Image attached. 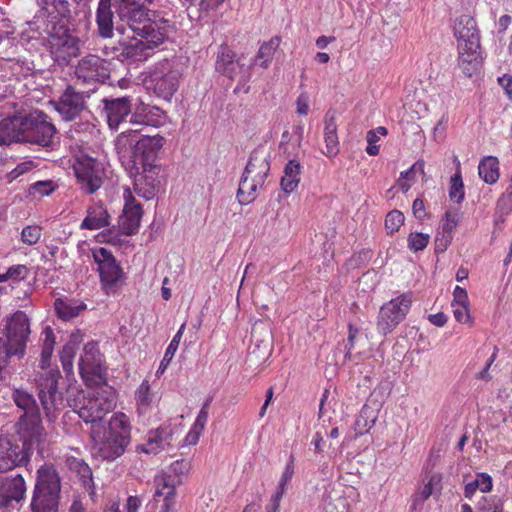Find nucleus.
<instances>
[{
    "mask_svg": "<svg viewBox=\"0 0 512 512\" xmlns=\"http://www.w3.org/2000/svg\"><path fill=\"white\" fill-rule=\"evenodd\" d=\"M452 239L453 235L443 234L440 233V231H438L435 237V253L439 254L445 252L448 246L450 245Z\"/></svg>",
    "mask_w": 512,
    "mask_h": 512,
    "instance_id": "53",
    "label": "nucleus"
},
{
    "mask_svg": "<svg viewBox=\"0 0 512 512\" xmlns=\"http://www.w3.org/2000/svg\"><path fill=\"white\" fill-rule=\"evenodd\" d=\"M62 378L58 369H50L38 373L35 382L42 409L47 421L54 422L60 411L65 407L64 398L58 389Z\"/></svg>",
    "mask_w": 512,
    "mask_h": 512,
    "instance_id": "8",
    "label": "nucleus"
},
{
    "mask_svg": "<svg viewBox=\"0 0 512 512\" xmlns=\"http://www.w3.org/2000/svg\"><path fill=\"white\" fill-rule=\"evenodd\" d=\"M28 274V268L25 265H14L7 270V276L11 280H22Z\"/></svg>",
    "mask_w": 512,
    "mask_h": 512,
    "instance_id": "57",
    "label": "nucleus"
},
{
    "mask_svg": "<svg viewBox=\"0 0 512 512\" xmlns=\"http://www.w3.org/2000/svg\"><path fill=\"white\" fill-rule=\"evenodd\" d=\"M13 400L18 408L24 411L16 423L18 442L30 452L35 448L42 453L47 442V432L42 424L39 406L29 392L16 389Z\"/></svg>",
    "mask_w": 512,
    "mask_h": 512,
    "instance_id": "3",
    "label": "nucleus"
},
{
    "mask_svg": "<svg viewBox=\"0 0 512 512\" xmlns=\"http://www.w3.org/2000/svg\"><path fill=\"white\" fill-rule=\"evenodd\" d=\"M180 73L177 70L155 68L145 79L144 83L148 90L164 100H170L178 89Z\"/></svg>",
    "mask_w": 512,
    "mask_h": 512,
    "instance_id": "13",
    "label": "nucleus"
},
{
    "mask_svg": "<svg viewBox=\"0 0 512 512\" xmlns=\"http://www.w3.org/2000/svg\"><path fill=\"white\" fill-rule=\"evenodd\" d=\"M236 58V54L226 44H221L217 52L215 68L217 72L222 71L230 62Z\"/></svg>",
    "mask_w": 512,
    "mask_h": 512,
    "instance_id": "47",
    "label": "nucleus"
},
{
    "mask_svg": "<svg viewBox=\"0 0 512 512\" xmlns=\"http://www.w3.org/2000/svg\"><path fill=\"white\" fill-rule=\"evenodd\" d=\"M273 343L272 330L268 323L256 321L251 329L249 354L257 359H266L271 353Z\"/></svg>",
    "mask_w": 512,
    "mask_h": 512,
    "instance_id": "18",
    "label": "nucleus"
},
{
    "mask_svg": "<svg viewBox=\"0 0 512 512\" xmlns=\"http://www.w3.org/2000/svg\"><path fill=\"white\" fill-rule=\"evenodd\" d=\"M412 303V295L410 293L390 300L384 304L379 312L377 321V330L382 335L390 333L408 313Z\"/></svg>",
    "mask_w": 512,
    "mask_h": 512,
    "instance_id": "11",
    "label": "nucleus"
},
{
    "mask_svg": "<svg viewBox=\"0 0 512 512\" xmlns=\"http://www.w3.org/2000/svg\"><path fill=\"white\" fill-rule=\"evenodd\" d=\"M103 104L107 122L111 129H117L125 117L131 114L132 105L128 96L104 99Z\"/></svg>",
    "mask_w": 512,
    "mask_h": 512,
    "instance_id": "21",
    "label": "nucleus"
},
{
    "mask_svg": "<svg viewBox=\"0 0 512 512\" xmlns=\"http://www.w3.org/2000/svg\"><path fill=\"white\" fill-rule=\"evenodd\" d=\"M456 162V173L450 178L449 197L456 203H461L464 199V183L460 171V161L457 157L454 158Z\"/></svg>",
    "mask_w": 512,
    "mask_h": 512,
    "instance_id": "41",
    "label": "nucleus"
},
{
    "mask_svg": "<svg viewBox=\"0 0 512 512\" xmlns=\"http://www.w3.org/2000/svg\"><path fill=\"white\" fill-rule=\"evenodd\" d=\"M154 402V395L151 392L149 381L144 380L136 391V404L140 414H145Z\"/></svg>",
    "mask_w": 512,
    "mask_h": 512,
    "instance_id": "40",
    "label": "nucleus"
},
{
    "mask_svg": "<svg viewBox=\"0 0 512 512\" xmlns=\"http://www.w3.org/2000/svg\"><path fill=\"white\" fill-rule=\"evenodd\" d=\"M412 211L414 216L419 220H423L427 216L424 202L419 198L414 200L412 205Z\"/></svg>",
    "mask_w": 512,
    "mask_h": 512,
    "instance_id": "61",
    "label": "nucleus"
},
{
    "mask_svg": "<svg viewBox=\"0 0 512 512\" xmlns=\"http://www.w3.org/2000/svg\"><path fill=\"white\" fill-rule=\"evenodd\" d=\"M134 33L128 42H118L111 47L112 56L120 60L142 61L152 55L153 51L168 40L175 30L174 23L161 22H121Z\"/></svg>",
    "mask_w": 512,
    "mask_h": 512,
    "instance_id": "2",
    "label": "nucleus"
},
{
    "mask_svg": "<svg viewBox=\"0 0 512 512\" xmlns=\"http://www.w3.org/2000/svg\"><path fill=\"white\" fill-rule=\"evenodd\" d=\"M191 469V462L188 459L176 460L170 465L169 474L175 479H182Z\"/></svg>",
    "mask_w": 512,
    "mask_h": 512,
    "instance_id": "50",
    "label": "nucleus"
},
{
    "mask_svg": "<svg viewBox=\"0 0 512 512\" xmlns=\"http://www.w3.org/2000/svg\"><path fill=\"white\" fill-rule=\"evenodd\" d=\"M65 465L71 473L79 478L85 488L93 489L94 481L92 469L83 459L68 456L66 457Z\"/></svg>",
    "mask_w": 512,
    "mask_h": 512,
    "instance_id": "31",
    "label": "nucleus"
},
{
    "mask_svg": "<svg viewBox=\"0 0 512 512\" xmlns=\"http://www.w3.org/2000/svg\"><path fill=\"white\" fill-rule=\"evenodd\" d=\"M280 43V39L278 37L272 38L269 42H265L261 45L256 60L263 59L260 63V66L263 68H267L269 62L271 61L276 49L278 48Z\"/></svg>",
    "mask_w": 512,
    "mask_h": 512,
    "instance_id": "44",
    "label": "nucleus"
},
{
    "mask_svg": "<svg viewBox=\"0 0 512 512\" xmlns=\"http://www.w3.org/2000/svg\"><path fill=\"white\" fill-rule=\"evenodd\" d=\"M11 502H19L24 498L26 491L25 481L21 474L6 478L0 485Z\"/></svg>",
    "mask_w": 512,
    "mask_h": 512,
    "instance_id": "36",
    "label": "nucleus"
},
{
    "mask_svg": "<svg viewBox=\"0 0 512 512\" xmlns=\"http://www.w3.org/2000/svg\"><path fill=\"white\" fill-rule=\"evenodd\" d=\"M109 214L102 207L88 210V214L81 223L82 229L97 230L109 225Z\"/></svg>",
    "mask_w": 512,
    "mask_h": 512,
    "instance_id": "38",
    "label": "nucleus"
},
{
    "mask_svg": "<svg viewBox=\"0 0 512 512\" xmlns=\"http://www.w3.org/2000/svg\"><path fill=\"white\" fill-rule=\"evenodd\" d=\"M30 454L21 446L16 438L0 436V473L8 472L16 467L26 465Z\"/></svg>",
    "mask_w": 512,
    "mask_h": 512,
    "instance_id": "15",
    "label": "nucleus"
},
{
    "mask_svg": "<svg viewBox=\"0 0 512 512\" xmlns=\"http://www.w3.org/2000/svg\"><path fill=\"white\" fill-rule=\"evenodd\" d=\"M143 210L133 196H129L120 216V227L126 235H134L138 232Z\"/></svg>",
    "mask_w": 512,
    "mask_h": 512,
    "instance_id": "22",
    "label": "nucleus"
},
{
    "mask_svg": "<svg viewBox=\"0 0 512 512\" xmlns=\"http://www.w3.org/2000/svg\"><path fill=\"white\" fill-rule=\"evenodd\" d=\"M499 84L504 88L509 99L512 100V76L505 74L498 79Z\"/></svg>",
    "mask_w": 512,
    "mask_h": 512,
    "instance_id": "64",
    "label": "nucleus"
},
{
    "mask_svg": "<svg viewBox=\"0 0 512 512\" xmlns=\"http://www.w3.org/2000/svg\"><path fill=\"white\" fill-rule=\"evenodd\" d=\"M156 486L155 497L163 496L164 499H174L176 487L183 484L182 479H175L171 474L164 472L154 479Z\"/></svg>",
    "mask_w": 512,
    "mask_h": 512,
    "instance_id": "33",
    "label": "nucleus"
},
{
    "mask_svg": "<svg viewBox=\"0 0 512 512\" xmlns=\"http://www.w3.org/2000/svg\"><path fill=\"white\" fill-rule=\"evenodd\" d=\"M56 187L57 185H55L51 180L38 181L30 187V192L34 195L38 194L40 196H48L56 189Z\"/></svg>",
    "mask_w": 512,
    "mask_h": 512,
    "instance_id": "52",
    "label": "nucleus"
},
{
    "mask_svg": "<svg viewBox=\"0 0 512 512\" xmlns=\"http://www.w3.org/2000/svg\"><path fill=\"white\" fill-rule=\"evenodd\" d=\"M380 407L381 404L378 401L371 398L367 400L355 421V431L357 434L362 435L374 426Z\"/></svg>",
    "mask_w": 512,
    "mask_h": 512,
    "instance_id": "26",
    "label": "nucleus"
},
{
    "mask_svg": "<svg viewBox=\"0 0 512 512\" xmlns=\"http://www.w3.org/2000/svg\"><path fill=\"white\" fill-rule=\"evenodd\" d=\"M104 431L94 449L103 460L113 461L125 452L130 442L131 426L128 417L123 413L113 415Z\"/></svg>",
    "mask_w": 512,
    "mask_h": 512,
    "instance_id": "7",
    "label": "nucleus"
},
{
    "mask_svg": "<svg viewBox=\"0 0 512 512\" xmlns=\"http://www.w3.org/2000/svg\"><path fill=\"white\" fill-rule=\"evenodd\" d=\"M66 402L84 422L93 424L94 433L99 431L95 424L102 421L104 416L115 406L111 388L106 390L102 387L96 390L91 397H86L83 390L69 387Z\"/></svg>",
    "mask_w": 512,
    "mask_h": 512,
    "instance_id": "5",
    "label": "nucleus"
},
{
    "mask_svg": "<svg viewBox=\"0 0 512 512\" xmlns=\"http://www.w3.org/2000/svg\"><path fill=\"white\" fill-rule=\"evenodd\" d=\"M158 170L154 173H140L135 175L134 191L146 200L153 199L158 190L160 182L157 180Z\"/></svg>",
    "mask_w": 512,
    "mask_h": 512,
    "instance_id": "29",
    "label": "nucleus"
},
{
    "mask_svg": "<svg viewBox=\"0 0 512 512\" xmlns=\"http://www.w3.org/2000/svg\"><path fill=\"white\" fill-rule=\"evenodd\" d=\"M88 97L87 92L77 91L74 86L68 84L52 104L64 121H73L87 110L86 98Z\"/></svg>",
    "mask_w": 512,
    "mask_h": 512,
    "instance_id": "12",
    "label": "nucleus"
},
{
    "mask_svg": "<svg viewBox=\"0 0 512 512\" xmlns=\"http://www.w3.org/2000/svg\"><path fill=\"white\" fill-rule=\"evenodd\" d=\"M348 330H349L348 339H347V343L345 344V350H346L345 358L346 359L351 358V350L354 346V341L359 333L358 328L354 327L352 324H349Z\"/></svg>",
    "mask_w": 512,
    "mask_h": 512,
    "instance_id": "59",
    "label": "nucleus"
},
{
    "mask_svg": "<svg viewBox=\"0 0 512 512\" xmlns=\"http://www.w3.org/2000/svg\"><path fill=\"white\" fill-rule=\"evenodd\" d=\"M172 436V429L169 426H161L151 432L146 444L137 445L136 451L157 454L165 446L171 445L170 440Z\"/></svg>",
    "mask_w": 512,
    "mask_h": 512,
    "instance_id": "25",
    "label": "nucleus"
},
{
    "mask_svg": "<svg viewBox=\"0 0 512 512\" xmlns=\"http://www.w3.org/2000/svg\"><path fill=\"white\" fill-rule=\"evenodd\" d=\"M80 40L66 25H54L48 36L51 58L61 67L68 66L80 54Z\"/></svg>",
    "mask_w": 512,
    "mask_h": 512,
    "instance_id": "10",
    "label": "nucleus"
},
{
    "mask_svg": "<svg viewBox=\"0 0 512 512\" xmlns=\"http://www.w3.org/2000/svg\"><path fill=\"white\" fill-rule=\"evenodd\" d=\"M77 350L72 346L64 345L60 352V361L62 363L63 370L66 373H70L73 369V360Z\"/></svg>",
    "mask_w": 512,
    "mask_h": 512,
    "instance_id": "51",
    "label": "nucleus"
},
{
    "mask_svg": "<svg viewBox=\"0 0 512 512\" xmlns=\"http://www.w3.org/2000/svg\"><path fill=\"white\" fill-rule=\"evenodd\" d=\"M283 497L282 491H276L270 499V504L266 507V512H278L280 508V501Z\"/></svg>",
    "mask_w": 512,
    "mask_h": 512,
    "instance_id": "62",
    "label": "nucleus"
},
{
    "mask_svg": "<svg viewBox=\"0 0 512 512\" xmlns=\"http://www.w3.org/2000/svg\"><path fill=\"white\" fill-rule=\"evenodd\" d=\"M478 174L485 183H496L500 176L497 157L485 156L479 163Z\"/></svg>",
    "mask_w": 512,
    "mask_h": 512,
    "instance_id": "35",
    "label": "nucleus"
},
{
    "mask_svg": "<svg viewBox=\"0 0 512 512\" xmlns=\"http://www.w3.org/2000/svg\"><path fill=\"white\" fill-rule=\"evenodd\" d=\"M94 261L98 265L101 283L104 286L116 284L121 276L122 270L116 263L112 253L106 248H99L93 252Z\"/></svg>",
    "mask_w": 512,
    "mask_h": 512,
    "instance_id": "19",
    "label": "nucleus"
},
{
    "mask_svg": "<svg viewBox=\"0 0 512 512\" xmlns=\"http://www.w3.org/2000/svg\"><path fill=\"white\" fill-rule=\"evenodd\" d=\"M294 474L293 458L291 457L290 462L286 465L285 470L282 474L277 491H282L284 494L285 486L287 482L292 478Z\"/></svg>",
    "mask_w": 512,
    "mask_h": 512,
    "instance_id": "60",
    "label": "nucleus"
},
{
    "mask_svg": "<svg viewBox=\"0 0 512 512\" xmlns=\"http://www.w3.org/2000/svg\"><path fill=\"white\" fill-rule=\"evenodd\" d=\"M74 171L81 189L86 194H93L102 186L103 169L95 160L78 162L74 165Z\"/></svg>",
    "mask_w": 512,
    "mask_h": 512,
    "instance_id": "17",
    "label": "nucleus"
},
{
    "mask_svg": "<svg viewBox=\"0 0 512 512\" xmlns=\"http://www.w3.org/2000/svg\"><path fill=\"white\" fill-rule=\"evenodd\" d=\"M54 308L59 318L64 321H68L78 316L80 311L86 308V305L83 303L76 305L71 301H65L61 298H57L54 302Z\"/></svg>",
    "mask_w": 512,
    "mask_h": 512,
    "instance_id": "39",
    "label": "nucleus"
},
{
    "mask_svg": "<svg viewBox=\"0 0 512 512\" xmlns=\"http://www.w3.org/2000/svg\"><path fill=\"white\" fill-rule=\"evenodd\" d=\"M111 0H100L96 13L98 34L102 38H111L114 30V12L111 9Z\"/></svg>",
    "mask_w": 512,
    "mask_h": 512,
    "instance_id": "28",
    "label": "nucleus"
},
{
    "mask_svg": "<svg viewBox=\"0 0 512 512\" xmlns=\"http://www.w3.org/2000/svg\"><path fill=\"white\" fill-rule=\"evenodd\" d=\"M75 76L83 83H104L110 78L108 63L97 55L89 54L78 61Z\"/></svg>",
    "mask_w": 512,
    "mask_h": 512,
    "instance_id": "14",
    "label": "nucleus"
},
{
    "mask_svg": "<svg viewBox=\"0 0 512 512\" xmlns=\"http://www.w3.org/2000/svg\"><path fill=\"white\" fill-rule=\"evenodd\" d=\"M42 234V228L38 225H28L23 228L21 233V240L27 245L36 244Z\"/></svg>",
    "mask_w": 512,
    "mask_h": 512,
    "instance_id": "49",
    "label": "nucleus"
},
{
    "mask_svg": "<svg viewBox=\"0 0 512 512\" xmlns=\"http://www.w3.org/2000/svg\"><path fill=\"white\" fill-rule=\"evenodd\" d=\"M269 171V154L264 150H254L249 157L244 173L255 178L256 182L264 184Z\"/></svg>",
    "mask_w": 512,
    "mask_h": 512,
    "instance_id": "23",
    "label": "nucleus"
},
{
    "mask_svg": "<svg viewBox=\"0 0 512 512\" xmlns=\"http://www.w3.org/2000/svg\"><path fill=\"white\" fill-rule=\"evenodd\" d=\"M479 512H503V502L500 498L483 497L478 503Z\"/></svg>",
    "mask_w": 512,
    "mask_h": 512,
    "instance_id": "48",
    "label": "nucleus"
},
{
    "mask_svg": "<svg viewBox=\"0 0 512 512\" xmlns=\"http://www.w3.org/2000/svg\"><path fill=\"white\" fill-rule=\"evenodd\" d=\"M301 165L296 160H290L285 168L284 175L281 178V187L286 193L296 189L300 182Z\"/></svg>",
    "mask_w": 512,
    "mask_h": 512,
    "instance_id": "37",
    "label": "nucleus"
},
{
    "mask_svg": "<svg viewBox=\"0 0 512 512\" xmlns=\"http://www.w3.org/2000/svg\"><path fill=\"white\" fill-rule=\"evenodd\" d=\"M165 121L164 112L155 106L140 103L130 117L131 124L159 127Z\"/></svg>",
    "mask_w": 512,
    "mask_h": 512,
    "instance_id": "24",
    "label": "nucleus"
},
{
    "mask_svg": "<svg viewBox=\"0 0 512 512\" xmlns=\"http://www.w3.org/2000/svg\"><path fill=\"white\" fill-rule=\"evenodd\" d=\"M184 329H185V323H183L180 326L179 330L177 331V333L173 337L172 341L170 342L169 346L167 347V349L165 351V354H164V357H163V359H162V361L160 363V366H159V368L157 370V373H156L157 375H160V374L164 373L165 369L170 364V362H171L175 352L178 349V346H179L180 340L182 338Z\"/></svg>",
    "mask_w": 512,
    "mask_h": 512,
    "instance_id": "43",
    "label": "nucleus"
},
{
    "mask_svg": "<svg viewBox=\"0 0 512 512\" xmlns=\"http://www.w3.org/2000/svg\"><path fill=\"white\" fill-rule=\"evenodd\" d=\"M480 47H462L458 48V64L462 72L467 77L476 74L482 65V57L479 51Z\"/></svg>",
    "mask_w": 512,
    "mask_h": 512,
    "instance_id": "27",
    "label": "nucleus"
},
{
    "mask_svg": "<svg viewBox=\"0 0 512 512\" xmlns=\"http://www.w3.org/2000/svg\"><path fill=\"white\" fill-rule=\"evenodd\" d=\"M80 357L79 370L83 378L92 376L96 385H106V374L102 367V356L96 342H88Z\"/></svg>",
    "mask_w": 512,
    "mask_h": 512,
    "instance_id": "16",
    "label": "nucleus"
},
{
    "mask_svg": "<svg viewBox=\"0 0 512 512\" xmlns=\"http://www.w3.org/2000/svg\"><path fill=\"white\" fill-rule=\"evenodd\" d=\"M457 226L456 219L451 215L450 212L445 213V219L442 220L440 226V233L453 235V229Z\"/></svg>",
    "mask_w": 512,
    "mask_h": 512,
    "instance_id": "58",
    "label": "nucleus"
},
{
    "mask_svg": "<svg viewBox=\"0 0 512 512\" xmlns=\"http://www.w3.org/2000/svg\"><path fill=\"white\" fill-rule=\"evenodd\" d=\"M455 36L458 40V48L480 47L479 31L474 18L469 15H462L454 26Z\"/></svg>",
    "mask_w": 512,
    "mask_h": 512,
    "instance_id": "20",
    "label": "nucleus"
},
{
    "mask_svg": "<svg viewBox=\"0 0 512 512\" xmlns=\"http://www.w3.org/2000/svg\"><path fill=\"white\" fill-rule=\"evenodd\" d=\"M43 334L45 335V339L42 347L54 350L56 340L52 328L47 326L44 329Z\"/></svg>",
    "mask_w": 512,
    "mask_h": 512,
    "instance_id": "63",
    "label": "nucleus"
},
{
    "mask_svg": "<svg viewBox=\"0 0 512 512\" xmlns=\"http://www.w3.org/2000/svg\"><path fill=\"white\" fill-rule=\"evenodd\" d=\"M453 314L455 319L460 323H472L469 311V305H457L454 307Z\"/></svg>",
    "mask_w": 512,
    "mask_h": 512,
    "instance_id": "54",
    "label": "nucleus"
},
{
    "mask_svg": "<svg viewBox=\"0 0 512 512\" xmlns=\"http://www.w3.org/2000/svg\"><path fill=\"white\" fill-rule=\"evenodd\" d=\"M58 15L62 18L70 17L71 9L68 0H49Z\"/></svg>",
    "mask_w": 512,
    "mask_h": 512,
    "instance_id": "55",
    "label": "nucleus"
},
{
    "mask_svg": "<svg viewBox=\"0 0 512 512\" xmlns=\"http://www.w3.org/2000/svg\"><path fill=\"white\" fill-rule=\"evenodd\" d=\"M429 241V234L422 232H411L407 238L408 248L414 252L424 250L427 247Z\"/></svg>",
    "mask_w": 512,
    "mask_h": 512,
    "instance_id": "45",
    "label": "nucleus"
},
{
    "mask_svg": "<svg viewBox=\"0 0 512 512\" xmlns=\"http://www.w3.org/2000/svg\"><path fill=\"white\" fill-rule=\"evenodd\" d=\"M457 305H469V299L466 289L456 286L453 291V301L452 306L455 307Z\"/></svg>",
    "mask_w": 512,
    "mask_h": 512,
    "instance_id": "56",
    "label": "nucleus"
},
{
    "mask_svg": "<svg viewBox=\"0 0 512 512\" xmlns=\"http://www.w3.org/2000/svg\"><path fill=\"white\" fill-rule=\"evenodd\" d=\"M137 132L138 130L122 132L118 135L116 143L118 146H131L132 174L154 173V170H159L156 162L165 139L160 135H142L138 140H134Z\"/></svg>",
    "mask_w": 512,
    "mask_h": 512,
    "instance_id": "4",
    "label": "nucleus"
},
{
    "mask_svg": "<svg viewBox=\"0 0 512 512\" xmlns=\"http://www.w3.org/2000/svg\"><path fill=\"white\" fill-rule=\"evenodd\" d=\"M56 134L55 125L42 111H14L0 120V146L29 143L50 147Z\"/></svg>",
    "mask_w": 512,
    "mask_h": 512,
    "instance_id": "1",
    "label": "nucleus"
},
{
    "mask_svg": "<svg viewBox=\"0 0 512 512\" xmlns=\"http://www.w3.org/2000/svg\"><path fill=\"white\" fill-rule=\"evenodd\" d=\"M155 0H114L113 6L120 22L174 23L167 12L150 9Z\"/></svg>",
    "mask_w": 512,
    "mask_h": 512,
    "instance_id": "9",
    "label": "nucleus"
},
{
    "mask_svg": "<svg viewBox=\"0 0 512 512\" xmlns=\"http://www.w3.org/2000/svg\"><path fill=\"white\" fill-rule=\"evenodd\" d=\"M61 492V479L52 464H44L37 471L36 483L30 503L32 512H57Z\"/></svg>",
    "mask_w": 512,
    "mask_h": 512,
    "instance_id": "6",
    "label": "nucleus"
},
{
    "mask_svg": "<svg viewBox=\"0 0 512 512\" xmlns=\"http://www.w3.org/2000/svg\"><path fill=\"white\" fill-rule=\"evenodd\" d=\"M478 489L481 492H489L492 489V479L488 474L480 473L475 480L467 483L464 489L465 497L471 498Z\"/></svg>",
    "mask_w": 512,
    "mask_h": 512,
    "instance_id": "42",
    "label": "nucleus"
},
{
    "mask_svg": "<svg viewBox=\"0 0 512 512\" xmlns=\"http://www.w3.org/2000/svg\"><path fill=\"white\" fill-rule=\"evenodd\" d=\"M263 186L262 183L256 182V179L243 172L239 188L237 191V198L241 205H247L256 198L258 188Z\"/></svg>",
    "mask_w": 512,
    "mask_h": 512,
    "instance_id": "34",
    "label": "nucleus"
},
{
    "mask_svg": "<svg viewBox=\"0 0 512 512\" xmlns=\"http://www.w3.org/2000/svg\"><path fill=\"white\" fill-rule=\"evenodd\" d=\"M324 141L326 150L323 153L327 157H335L339 153V141L335 115L331 111L325 116Z\"/></svg>",
    "mask_w": 512,
    "mask_h": 512,
    "instance_id": "30",
    "label": "nucleus"
},
{
    "mask_svg": "<svg viewBox=\"0 0 512 512\" xmlns=\"http://www.w3.org/2000/svg\"><path fill=\"white\" fill-rule=\"evenodd\" d=\"M219 73L231 80L240 79V83H243L244 93H248L250 91V86L248 85V81L251 76L250 66H246L242 63L240 58L236 57L226 67H223L222 71Z\"/></svg>",
    "mask_w": 512,
    "mask_h": 512,
    "instance_id": "32",
    "label": "nucleus"
},
{
    "mask_svg": "<svg viewBox=\"0 0 512 512\" xmlns=\"http://www.w3.org/2000/svg\"><path fill=\"white\" fill-rule=\"evenodd\" d=\"M404 214L399 210L390 211L385 218V229L387 233L393 234L404 224Z\"/></svg>",
    "mask_w": 512,
    "mask_h": 512,
    "instance_id": "46",
    "label": "nucleus"
}]
</instances>
